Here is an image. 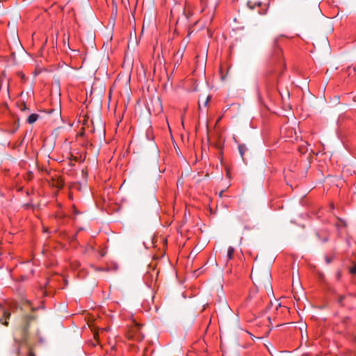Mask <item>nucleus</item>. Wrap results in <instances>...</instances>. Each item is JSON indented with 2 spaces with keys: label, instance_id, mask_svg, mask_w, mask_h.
Returning <instances> with one entry per match:
<instances>
[{
  "label": "nucleus",
  "instance_id": "11",
  "mask_svg": "<svg viewBox=\"0 0 356 356\" xmlns=\"http://www.w3.org/2000/svg\"><path fill=\"white\" fill-rule=\"evenodd\" d=\"M350 273L352 275L356 274V264H353V266L350 268Z\"/></svg>",
  "mask_w": 356,
  "mask_h": 356
},
{
  "label": "nucleus",
  "instance_id": "15",
  "mask_svg": "<svg viewBox=\"0 0 356 356\" xmlns=\"http://www.w3.org/2000/svg\"><path fill=\"white\" fill-rule=\"evenodd\" d=\"M220 74H221V78L222 79H225V76L222 75V67H220Z\"/></svg>",
  "mask_w": 356,
  "mask_h": 356
},
{
  "label": "nucleus",
  "instance_id": "6",
  "mask_svg": "<svg viewBox=\"0 0 356 356\" xmlns=\"http://www.w3.org/2000/svg\"><path fill=\"white\" fill-rule=\"evenodd\" d=\"M38 117H39V115L38 114L32 113L27 118V122L29 124H33L37 121V120L38 119Z\"/></svg>",
  "mask_w": 356,
  "mask_h": 356
},
{
  "label": "nucleus",
  "instance_id": "1",
  "mask_svg": "<svg viewBox=\"0 0 356 356\" xmlns=\"http://www.w3.org/2000/svg\"><path fill=\"white\" fill-rule=\"evenodd\" d=\"M141 325L136 322L130 327L128 333V337L137 341H140L144 339V335L140 331Z\"/></svg>",
  "mask_w": 356,
  "mask_h": 356
},
{
  "label": "nucleus",
  "instance_id": "18",
  "mask_svg": "<svg viewBox=\"0 0 356 356\" xmlns=\"http://www.w3.org/2000/svg\"><path fill=\"white\" fill-rule=\"evenodd\" d=\"M259 14L264 15L266 13V10L264 12H261L260 10L258 11Z\"/></svg>",
  "mask_w": 356,
  "mask_h": 356
},
{
  "label": "nucleus",
  "instance_id": "5",
  "mask_svg": "<svg viewBox=\"0 0 356 356\" xmlns=\"http://www.w3.org/2000/svg\"><path fill=\"white\" fill-rule=\"evenodd\" d=\"M238 149L240 153V155L243 161H245L244 155L245 153L247 152L248 148L244 144H239L238 145Z\"/></svg>",
  "mask_w": 356,
  "mask_h": 356
},
{
  "label": "nucleus",
  "instance_id": "19",
  "mask_svg": "<svg viewBox=\"0 0 356 356\" xmlns=\"http://www.w3.org/2000/svg\"><path fill=\"white\" fill-rule=\"evenodd\" d=\"M26 304H27L29 306H30L31 302H30L29 300H26Z\"/></svg>",
  "mask_w": 356,
  "mask_h": 356
},
{
  "label": "nucleus",
  "instance_id": "24",
  "mask_svg": "<svg viewBox=\"0 0 356 356\" xmlns=\"http://www.w3.org/2000/svg\"><path fill=\"white\" fill-rule=\"evenodd\" d=\"M355 98H356V97H355Z\"/></svg>",
  "mask_w": 356,
  "mask_h": 356
},
{
  "label": "nucleus",
  "instance_id": "13",
  "mask_svg": "<svg viewBox=\"0 0 356 356\" xmlns=\"http://www.w3.org/2000/svg\"><path fill=\"white\" fill-rule=\"evenodd\" d=\"M33 177V174L31 172H29L27 175V178L29 180H31Z\"/></svg>",
  "mask_w": 356,
  "mask_h": 356
},
{
  "label": "nucleus",
  "instance_id": "10",
  "mask_svg": "<svg viewBox=\"0 0 356 356\" xmlns=\"http://www.w3.org/2000/svg\"><path fill=\"white\" fill-rule=\"evenodd\" d=\"M28 325L26 324L24 327L23 328V332H24V337L23 339H26L28 335Z\"/></svg>",
  "mask_w": 356,
  "mask_h": 356
},
{
  "label": "nucleus",
  "instance_id": "4",
  "mask_svg": "<svg viewBox=\"0 0 356 356\" xmlns=\"http://www.w3.org/2000/svg\"><path fill=\"white\" fill-rule=\"evenodd\" d=\"M353 298V295L348 293L347 295H338L337 302L341 307H345L348 303V300Z\"/></svg>",
  "mask_w": 356,
  "mask_h": 356
},
{
  "label": "nucleus",
  "instance_id": "17",
  "mask_svg": "<svg viewBox=\"0 0 356 356\" xmlns=\"http://www.w3.org/2000/svg\"><path fill=\"white\" fill-rule=\"evenodd\" d=\"M158 103H159V111H161V110L162 106H161V102H159V100H158Z\"/></svg>",
  "mask_w": 356,
  "mask_h": 356
},
{
  "label": "nucleus",
  "instance_id": "12",
  "mask_svg": "<svg viewBox=\"0 0 356 356\" xmlns=\"http://www.w3.org/2000/svg\"><path fill=\"white\" fill-rule=\"evenodd\" d=\"M33 317L32 316H25V321L26 323L29 322L30 321L33 320Z\"/></svg>",
  "mask_w": 356,
  "mask_h": 356
},
{
  "label": "nucleus",
  "instance_id": "2",
  "mask_svg": "<svg viewBox=\"0 0 356 356\" xmlns=\"http://www.w3.org/2000/svg\"><path fill=\"white\" fill-rule=\"evenodd\" d=\"M10 316V312L6 308L4 304L0 302V323L6 326L8 325V319Z\"/></svg>",
  "mask_w": 356,
  "mask_h": 356
},
{
  "label": "nucleus",
  "instance_id": "20",
  "mask_svg": "<svg viewBox=\"0 0 356 356\" xmlns=\"http://www.w3.org/2000/svg\"><path fill=\"white\" fill-rule=\"evenodd\" d=\"M191 15H192V14L191 13H188V14L187 15V17L188 18L189 16H191Z\"/></svg>",
  "mask_w": 356,
  "mask_h": 356
},
{
  "label": "nucleus",
  "instance_id": "8",
  "mask_svg": "<svg viewBox=\"0 0 356 356\" xmlns=\"http://www.w3.org/2000/svg\"><path fill=\"white\" fill-rule=\"evenodd\" d=\"M336 227L338 229L345 228L346 227V223L343 220L338 218V222L336 223Z\"/></svg>",
  "mask_w": 356,
  "mask_h": 356
},
{
  "label": "nucleus",
  "instance_id": "7",
  "mask_svg": "<svg viewBox=\"0 0 356 356\" xmlns=\"http://www.w3.org/2000/svg\"><path fill=\"white\" fill-rule=\"evenodd\" d=\"M248 6L250 9H254L256 6L260 8L261 6V3L260 1H248Z\"/></svg>",
  "mask_w": 356,
  "mask_h": 356
},
{
  "label": "nucleus",
  "instance_id": "9",
  "mask_svg": "<svg viewBox=\"0 0 356 356\" xmlns=\"http://www.w3.org/2000/svg\"><path fill=\"white\" fill-rule=\"evenodd\" d=\"M234 248L232 246H229L227 249V258L229 260H231L233 258V255L234 254Z\"/></svg>",
  "mask_w": 356,
  "mask_h": 356
},
{
  "label": "nucleus",
  "instance_id": "22",
  "mask_svg": "<svg viewBox=\"0 0 356 356\" xmlns=\"http://www.w3.org/2000/svg\"><path fill=\"white\" fill-rule=\"evenodd\" d=\"M104 254H105V253L102 252L101 256H102V257H104Z\"/></svg>",
  "mask_w": 356,
  "mask_h": 356
},
{
  "label": "nucleus",
  "instance_id": "21",
  "mask_svg": "<svg viewBox=\"0 0 356 356\" xmlns=\"http://www.w3.org/2000/svg\"><path fill=\"white\" fill-rule=\"evenodd\" d=\"M331 208L333 209H334V204H331Z\"/></svg>",
  "mask_w": 356,
  "mask_h": 356
},
{
  "label": "nucleus",
  "instance_id": "14",
  "mask_svg": "<svg viewBox=\"0 0 356 356\" xmlns=\"http://www.w3.org/2000/svg\"><path fill=\"white\" fill-rule=\"evenodd\" d=\"M18 75L21 77L22 79H25V75L22 72H19Z\"/></svg>",
  "mask_w": 356,
  "mask_h": 356
},
{
  "label": "nucleus",
  "instance_id": "23",
  "mask_svg": "<svg viewBox=\"0 0 356 356\" xmlns=\"http://www.w3.org/2000/svg\"><path fill=\"white\" fill-rule=\"evenodd\" d=\"M209 99H210V98H209V97H207V102H206V104H207V102L209 100Z\"/></svg>",
  "mask_w": 356,
  "mask_h": 356
},
{
  "label": "nucleus",
  "instance_id": "16",
  "mask_svg": "<svg viewBox=\"0 0 356 356\" xmlns=\"http://www.w3.org/2000/svg\"><path fill=\"white\" fill-rule=\"evenodd\" d=\"M27 356H35V354H34L33 352L29 351V352L28 353Z\"/></svg>",
  "mask_w": 356,
  "mask_h": 356
},
{
  "label": "nucleus",
  "instance_id": "3",
  "mask_svg": "<svg viewBox=\"0 0 356 356\" xmlns=\"http://www.w3.org/2000/svg\"><path fill=\"white\" fill-rule=\"evenodd\" d=\"M350 323V318L348 316H343V317L339 318L334 322L335 324L341 325V330L339 332H342L343 330H346L347 327Z\"/></svg>",
  "mask_w": 356,
  "mask_h": 356
}]
</instances>
